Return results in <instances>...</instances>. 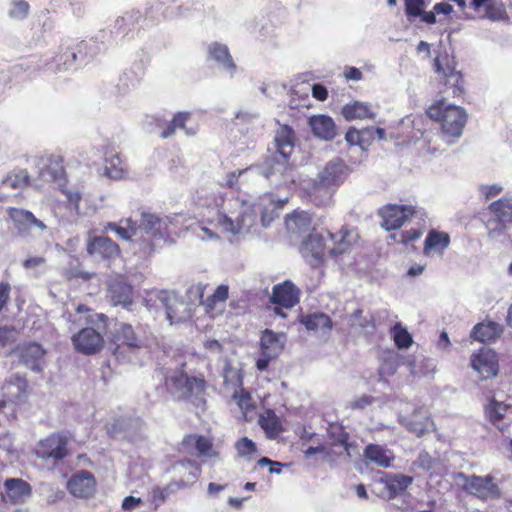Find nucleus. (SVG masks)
<instances>
[{
	"instance_id": "36",
	"label": "nucleus",
	"mask_w": 512,
	"mask_h": 512,
	"mask_svg": "<svg viewBox=\"0 0 512 512\" xmlns=\"http://www.w3.org/2000/svg\"><path fill=\"white\" fill-rule=\"evenodd\" d=\"M301 323L309 331L328 334L333 326L331 318L324 313H313L301 318Z\"/></svg>"
},
{
	"instance_id": "6",
	"label": "nucleus",
	"mask_w": 512,
	"mask_h": 512,
	"mask_svg": "<svg viewBox=\"0 0 512 512\" xmlns=\"http://www.w3.org/2000/svg\"><path fill=\"white\" fill-rule=\"evenodd\" d=\"M7 215L14 228L17 230L18 235L21 237H27L32 234L40 236L48 231L46 223L37 218L29 210L9 207L7 209Z\"/></svg>"
},
{
	"instance_id": "45",
	"label": "nucleus",
	"mask_w": 512,
	"mask_h": 512,
	"mask_svg": "<svg viewBox=\"0 0 512 512\" xmlns=\"http://www.w3.org/2000/svg\"><path fill=\"white\" fill-rule=\"evenodd\" d=\"M91 310L85 305H78L76 308V314L70 315L72 323L81 322L84 318V323L94 324L96 321L104 322L107 317L104 314H91Z\"/></svg>"
},
{
	"instance_id": "56",
	"label": "nucleus",
	"mask_w": 512,
	"mask_h": 512,
	"mask_svg": "<svg viewBox=\"0 0 512 512\" xmlns=\"http://www.w3.org/2000/svg\"><path fill=\"white\" fill-rule=\"evenodd\" d=\"M436 463V460L426 451L419 453L414 465L424 471H430Z\"/></svg>"
},
{
	"instance_id": "31",
	"label": "nucleus",
	"mask_w": 512,
	"mask_h": 512,
	"mask_svg": "<svg viewBox=\"0 0 512 512\" xmlns=\"http://www.w3.org/2000/svg\"><path fill=\"white\" fill-rule=\"evenodd\" d=\"M449 244L450 236L448 233L431 230L425 238L423 252L426 256L433 254L442 255Z\"/></svg>"
},
{
	"instance_id": "7",
	"label": "nucleus",
	"mask_w": 512,
	"mask_h": 512,
	"mask_svg": "<svg viewBox=\"0 0 512 512\" xmlns=\"http://www.w3.org/2000/svg\"><path fill=\"white\" fill-rule=\"evenodd\" d=\"M32 166L37 170V177L45 183L61 182L64 177L62 158L55 154H42L31 159Z\"/></svg>"
},
{
	"instance_id": "55",
	"label": "nucleus",
	"mask_w": 512,
	"mask_h": 512,
	"mask_svg": "<svg viewBox=\"0 0 512 512\" xmlns=\"http://www.w3.org/2000/svg\"><path fill=\"white\" fill-rule=\"evenodd\" d=\"M0 450L6 453L9 461H12L16 457L13 438L8 432L0 433Z\"/></svg>"
},
{
	"instance_id": "54",
	"label": "nucleus",
	"mask_w": 512,
	"mask_h": 512,
	"mask_svg": "<svg viewBox=\"0 0 512 512\" xmlns=\"http://www.w3.org/2000/svg\"><path fill=\"white\" fill-rule=\"evenodd\" d=\"M461 80L462 77L459 72H451L446 79L445 86L447 87L446 92L448 93V90H451V94L453 96H460L463 92L462 86H461Z\"/></svg>"
},
{
	"instance_id": "34",
	"label": "nucleus",
	"mask_w": 512,
	"mask_h": 512,
	"mask_svg": "<svg viewBox=\"0 0 512 512\" xmlns=\"http://www.w3.org/2000/svg\"><path fill=\"white\" fill-rule=\"evenodd\" d=\"M363 455L369 462L383 468L390 467L394 460V454L391 450L377 444L367 445Z\"/></svg>"
},
{
	"instance_id": "12",
	"label": "nucleus",
	"mask_w": 512,
	"mask_h": 512,
	"mask_svg": "<svg viewBox=\"0 0 512 512\" xmlns=\"http://www.w3.org/2000/svg\"><path fill=\"white\" fill-rule=\"evenodd\" d=\"M399 421L401 425L417 437H421L434 429L433 421L422 407L414 408L411 414L408 411H401Z\"/></svg>"
},
{
	"instance_id": "59",
	"label": "nucleus",
	"mask_w": 512,
	"mask_h": 512,
	"mask_svg": "<svg viewBox=\"0 0 512 512\" xmlns=\"http://www.w3.org/2000/svg\"><path fill=\"white\" fill-rule=\"evenodd\" d=\"M345 139L350 145H358L362 149H364L366 147L364 142H362V137H361L360 131L357 129L352 128V129L348 130V132L346 133Z\"/></svg>"
},
{
	"instance_id": "60",
	"label": "nucleus",
	"mask_w": 512,
	"mask_h": 512,
	"mask_svg": "<svg viewBox=\"0 0 512 512\" xmlns=\"http://www.w3.org/2000/svg\"><path fill=\"white\" fill-rule=\"evenodd\" d=\"M422 0H407L406 2V13L409 16L421 15Z\"/></svg>"
},
{
	"instance_id": "18",
	"label": "nucleus",
	"mask_w": 512,
	"mask_h": 512,
	"mask_svg": "<svg viewBox=\"0 0 512 512\" xmlns=\"http://www.w3.org/2000/svg\"><path fill=\"white\" fill-rule=\"evenodd\" d=\"M349 175V168L340 158L330 160L317 174V177L325 183L337 189Z\"/></svg>"
},
{
	"instance_id": "40",
	"label": "nucleus",
	"mask_w": 512,
	"mask_h": 512,
	"mask_svg": "<svg viewBox=\"0 0 512 512\" xmlns=\"http://www.w3.org/2000/svg\"><path fill=\"white\" fill-rule=\"evenodd\" d=\"M488 238L491 241L498 242L501 244H508L511 242V238L507 233L509 229L508 223L501 222L496 219H491L488 221Z\"/></svg>"
},
{
	"instance_id": "16",
	"label": "nucleus",
	"mask_w": 512,
	"mask_h": 512,
	"mask_svg": "<svg viewBox=\"0 0 512 512\" xmlns=\"http://www.w3.org/2000/svg\"><path fill=\"white\" fill-rule=\"evenodd\" d=\"M32 493L31 485L21 478H8L4 481L2 500L5 503L20 504L25 502Z\"/></svg>"
},
{
	"instance_id": "13",
	"label": "nucleus",
	"mask_w": 512,
	"mask_h": 512,
	"mask_svg": "<svg viewBox=\"0 0 512 512\" xmlns=\"http://www.w3.org/2000/svg\"><path fill=\"white\" fill-rule=\"evenodd\" d=\"M326 244L319 233H309L300 246V253L304 260L313 268H317L325 261Z\"/></svg>"
},
{
	"instance_id": "3",
	"label": "nucleus",
	"mask_w": 512,
	"mask_h": 512,
	"mask_svg": "<svg viewBox=\"0 0 512 512\" xmlns=\"http://www.w3.org/2000/svg\"><path fill=\"white\" fill-rule=\"evenodd\" d=\"M248 175L261 174V179L277 189L288 188L294 183V167L288 158L273 155L262 163L251 165Z\"/></svg>"
},
{
	"instance_id": "17",
	"label": "nucleus",
	"mask_w": 512,
	"mask_h": 512,
	"mask_svg": "<svg viewBox=\"0 0 512 512\" xmlns=\"http://www.w3.org/2000/svg\"><path fill=\"white\" fill-rule=\"evenodd\" d=\"M76 350L83 354H95L103 347L104 340L101 333L93 328H83L72 337Z\"/></svg>"
},
{
	"instance_id": "15",
	"label": "nucleus",
	"mask_w": 512,
	"mask_h": 512,
	"mask_svg": "<svg viewBox=\"0 0 512 512\" xmlns=\"http://www.w3.org/2000/svg\"><path fill=\"white\" fill-rule=\"evenodd\" d=\"M414 207L411 205L389 204L380 209V216L383 220L382 227L386 230L400 228L405 221L413 215Z\"/></svg>"
},
{
	"instance_id": "48",
	"label": "nucleus",
	"mask_w": 512,
	"mask_h": 512,
	"mask_svg": "<svg viewBox=\"0 0 512 512\" xmlns=\"http://www.w3.org/2000/svg\"><path fill=\"white\" fill-rule=\"evenodd\" d=\"M228 293L229 288L227 285L218 286L214 293L206 299V308L208 310H212L216 307L217 304L223 305L228 298Z\"/></svg>"
},
{
	"instance_id": "5",
	"label": "nucleus",
	"mask_w": 512,
	"mask_h": 512,
	"mask_svg": "<svg viewBox=\"0 0 512 512\" xmlns=\"http://www.w3.org/2000/svg\"><path fill=\"white\" fill-rule=\"evenodd\" d=\"M454 483L466 493L477 497L480 500H496L501 498V489L491 475L468 476L462 472L453 474Z\"/></svg>"
},
{
	"instance_id": "4",
	"label": "nucleus",
	"mask_w": 512,
	"mask_h": 512,
	"mask_svg": "<svg viewBox=\"0 0 512 512\" xmlns=\"http://www.w3.org/2000/svg\"><path fill=\"white\" fill-rule=\"evenodd\" d=\"M427 114L431 119L440 122L442 134L447 142L462 135L467 113L461 106L447 104L442 99L431 105Z\"/></svg>"
},
{
	"instance_id": "53",
	"label": "nucleus",
	"mask_w": 512,
	"mask_h": 512,
	"mask_svg": "<svg viewBox=\"0 0 512 512\" xmlns=\"http://www.w3.org/2000/svg\"><path fill=\"white\" fill-rule=\"evenodd\" d=\"M235 448L240 457H248L257 452L255 443L247 437L239 439L235 444Z\"/></svg>"
},
{
	"instance_id": "42",
	"label": "nucleus",
	"mask_w": 512,
	"mask_h": 512,
	"mask_svg": "<svg viewBox=\"0 0 512 512\" xmlns=\"http://www.w3.org/2000/svg\"><path fill=\"white\" fill-rule=\"evenodd\" d=\"M508 409L509 405L492 398L489 404L485 407V413L489 421L494 426L499 427V423L504 418Z\"/></svg>"
},
{
	"instance_id": "33",
	"label": "nucleus",
	"mask_w": 512,
	"mask_h": 512,
	"mask_svg": "<svg viewBox=\"0 0 512 512\" xmlns=\"http://www.w3.org/2000/svg\"><path fill=\"white\" fill-rule=\"evenodd\" d=\"M209 58L216 61L220 67L227 70L231 76L236 72V64L226 45L212 43L208 47Z\"/></svg>"
},
{
	"instance_id": "44",
	"label": "nucleus",
	"mask_w": 512,
	"mask_h": 512,
	"mask_svg": "<svg viewBox=\"0 0 512 512\" xmlns=\"http://www.w3.org/2000/svg\"><path fill=\"white\" fill-rule=\"evenodd\" d=\"M117 339L123 344L133 348H140L144 345V341L137 337L133 327L129 324H121L117 331Z\"/></svg>"
},
{
	"instance_id": "47",
	"label": "nucleus",
	"mask_w": 512,
	"mask_h": 512,
	"mask_svg": "<svg viewBox=\"0 0 512 512\" xmlns=\"http://www.w3.org/2000/svg\"><path fill=\"white\" fill-rule=\"evenodd\" d=\"M57 68L55 72H64L73 70V65L77 61V52L73 49H67L63 54L55 58Z\"/></svg>"
},
{
	"instance_id": "32",
	"label": "nucleus",
	"mask_w": 512,
	"mask_h": 512,
	"mask_svg": "<svg viewBox=\"0 0 512 512\" xmlns=\"http://www.w3.org/2000/svg\"><path fill=\"white\" fill-rule=\"evenodd\" d=\"M288 232L292 235L300 237L309 233L312 228V218L307 212H295L288 216L285 221Z\"/></svg>"
},
{
	"instance_id": "14",
	"label": "nucleus",
	"mask_w": 512,
	"mask_h": 512,
	"mask_svg": "<svg viewBox=\"0 0 512 512\" xmlns=\"http://www.w3.org/2000/svg\"><path fill=\"white\" fill-rule=\"evenodd\" d=\"M183 448L189 454H195L203 460H219L220 453L214 449L211 440L205 436L191 434L184 437Z\"/></svg>"
},
{
	"instance_id": "62",
	"label": "nucleus",
	"mask_w": 512,
	"mask_h": 512,
	"mask_svg": "<svg viewBox=\"0 0 512 512\" xmlns=\"http://www.w3.org/2000/svg\"><path fill=\"white\" fill-rule=\"evenodd\" d=\"M142 504V499L134 496H127L122 501V509L125 511L134 510Z\"/></svg>"
},
{
	"instance_id": "10",
	"label": "nucleus",
	"mask_w": 512,
	"mask_h": 512,
	"mask_svg": "<svg viewBox=\"0 0 512 512\" xmlns=\"http://www.w3.org/2000/svg\"><path fill=\"white\" fill-rule=\"evenodd\" d=\"M470 365L482 381L496 377L499 372L497 353L487 347H482L471 355Z\"/></svg>"
},
{
	"instance_id": "43",
	"label": "nucleus",
	"mask_w": 512,
	"mask_h": 512,
	"mask_svg": "<svg viewBox=\"0 0 512 512\" xmlns=\"http://www.w3.org/2000/svg\"><path fill=\"white\" fill-rule=\"evenodd\" d=\"M350 323L353 327L358 328L359 331L364 334L373 333L375 329L372 317L369 314L363 315V310L361 309H356L350 315Z\"/></svg>"
},
{
	"instance_id": "8",
	"label": "nucleus",
	"mask_w": 512,
	"mask_h": 512,
	"mask_svg": "<svg viewBox=\"0 0 512 512\" xmlns=\"http://www.w3.org/2000/svg\"><path fill=\"white\" fill-rule=\"evenodd\" d=\"M157 300L164 307L166 319L171 325L185 322L192 316L189 305L173 291L158 292Z\"/></svg>"
},
{
	"instance_id": "52",
	"label": "nucleus",
	"mask_w": 512,
	"mask_h": 512,
	"mask_svg": "<svg viewBox=\"0 0 512 512\" xmlns=\"http://www.w3.org/2000/svg\"><path fill=\"white\" fill-rule=\"evenodd\" d=\"M505 9L502 3L491 1L485 8L484 17L492 21H500L505 18Z\"/></svg>"
},
{
	"instance_id": "29",
	"label": "nucleus",
	"mask_w": 512,
	"mask_h": 512,
	"mask_svg": "<svg viewBox=\"0 0 512 512\" xmlns=\"http://www.w3.org/2000/svg\"><path fill=\"white\" fill-rule=\"evenodd\" d=\"M274 143L277 150L275 155L290 158L295 147V133L288 125H281L275 134Z\"/></svg>"
},
{
	"instance_id": "23",
	"label": "nucleus",
	"mask_w": 512,
	"mask_h": 512,
	"mask_svg": "<svg viewBox=\"0 0 512 512\" xmlns=\"http://www.w3.org/2000/svg\"><path fill=\"white\" fill-rule=\"evenodd\" d=\"M285 343L286 335L284 333H276L270 329H265L260 339L261 355L268 358H277L283 351Z\"/></svg>"
},
{
	"instance_id": "22",
	"label": "nucleus",
	"mask_w": 512,
	"mask_h": 512,
	"mask_svg": "<svg viewBox=\"0 0 512 512\" xmlns=\"http://www.w3.org/2000/svg\"><path fill=\"white\" fill-rule=\"evenodd\" d=\"M105 229L115 232L122 240L130 241L133 246L134 253L139 254V252H136L139 243V229L137 222L133 221L131 218L121 219L119 223L108 222Z\"/></svg>"
},
{
	"instance_id": "25",
	"label": "nucleus",
	"mask_w": 512,
	"mask_h": 512,
	"mask_svg": "<svg viewBox=\"0 0 512 512\" xmlns=\"http://www.w3.org/2000/svg\"><path fill=\"white\" fill-rule=\"evenodd\" d=\"M45 350L37 343L24 344L20 348V360L34 372H41L43 369Z\"/></svg>"
},
{
	"instance_id": "27",
	"label": "nucleus",
	"mask_w": 512,
	"mask_h": 512,
	"mask_svg": "<svg viewBox=\"0 0 512 512\" xmlns=\"http://www.w3.org/2000/svg\"><path fill=\"white\" fill-rule=\"evenodd\" d=\"M329 238L333 242L329 253L331 256H338L347 252L357 242L359 235L354 229L343 227L338 233H330Z\"/></svg>"
},
{
	"instance_id": "28",
	"label": "nucleus",
	"mask_w": 512,
	"mask_h": 512,
	"mask_svg": "<svg viewBox=\"0 0 512 512\" xmlns=\"http://www.w3.org/2000/svg\"><path fill=\"white\" fill-rule=\"evenodd\" d=\"M168 383L180 392L181 397H188L192 394L198 395L204 390L203 379L188 377L183 373L169 378Z\"/></svg>"
},
{
	"instance_id": "50",
	"label": "nucleus",
	"mask_w": 512,
	"mask_h": 512,
	"mask_svg": "<svg viewBox=\"0 0 512 512\" xmlns=\"http://www.w3.org/2000/svg\"><path fill=\"white\" fill-rule=\"evenodd\" d=\"M131 425V421L125 418L114 419L113 422L106 424L107 433L113 437L124 433L127 436L128 428Z\"/></svg>"
},
{
	"instance_id": "9",
	"label": "nucleus",
	"mask_w": 512,
	"mask_h": 512,
	"mask_svg": "<svg viewBox=\"0 0 512 512\" xmlns=\"http://www.w3.org/2000/svg\"><path fill=\"white\" fill-rule=\"evenodd\" d=\"M289 199L287 193L283 198L275 197L271 193L261 196L257 202L249 205L256 216L260 214V223L263 228H269L271 223L279 217L280 210L284 207Z\"/></svg>"
},
{
	"instance_id": "64",
	"label": "nucleus",
	"mask_w": 512,
	"mask_h": 512,
	"mask_svg": "<svg viewBox=\"0 0 512 512\" xmlns=\"http://www.w3.org/2000/svg\"><path fill=\"white\" fill-rule=\"evenodd\" d=\"M480 191L486 198H491L498 195L502 191V187L497 184L483 185L480 187Z\"/></svg>"
},
{
	"instance_id": "41",
	"label": "nucleus",
	"mask_w": 512,
	"mask_h": 512,
	"mask_svg": "<svg viewBox=\"0 0 512 512\" xmlns=\"http://www.w3.org/2000/svg\"><path fill=\"white\" fill-rule=\"evenodd\" d=\"M342 115L346 120H354V119H365V118H373L374 113L370 111L368 105L362 102H354L352 104H347L342 108Z\"/></svg>"
},
{
	"instance_id": "46",
	"label": "nucleus",
	"mask_w": 512,
	"mask_h": 512,
	"mask_svg": "<svg viewBox=\"0 0 512 512\" xmlns=\"http://www.w3.org/2000/svg\"><path fill=\"white\" fill-rule=\"evenodd\" d=\"M413 482V477L403 475V474H397L392 476L388 483L387 487L391 494H398L403 491H405Z\"/></svg>"
},
{
	"instance_id": "37",
	"label": "nucleus",
	"mask_w": 512,
	"mask_h": 512,
	"mask_svg": "<svg viewBox=\"0 0 512 512\" xmlns=\"http://www.w3.org/2000/svg\"><path fill=\"white\" fill-rule=\"evenodd\" d=\"M501 333V325L495 322L479 323L473 328L471 337L480 342H488L497 339Z\"/></svg>"
},
{
	"instance_id": "1",
	"label": "nucleus",
	"mask_w": 512,
	"mask_h": 512,
	"mask_svg": "<svg viewBox=\"0 0 512 512\" xmlns=\"http://www.w3.org/2000/svg\"><path fill=\"white\" fill-rule=\"evenodd\" d=\"M206 223L233 237L252 233L256 226L255 211L238 199H230L216 211L210 212Z\"/></svg>"
},
{
	"instance_id": "51",
	"label": "nucleus",
	"mask_w": 512,
	"mask_h": 512,
	"mask_svg": "<svg viewBox=\"0 0 512 512\" xmlns=\"http://www.w3.org/2000/svg\"><path fill=\"white\" fill-rule=\"evenodd\" d=\"M29 4L24 0H15L11 3L9 16L15 20H23L28 16Z\"/></svg>"
},
{
	"instance_id": "57",
	"label": "nucleus",
	"mask_w": 512,
	"mask_h": 512,
	"mask_svg": "<svg viewBox=\"0 0 512 512\" xmlns=\"http://www.w3.org/2000/svg\"><path fill=\"white\" fill-rule=\"evenodd\" d=\"M248 171V168L233 171L226 176V184L230 188H238L241 189L240 185V179L242 176H249L246 172Z\"/></svg>"
},
{
	"instance_id": "49",
	"label": "nucleus",
	"mask_w": 512,
	"mask_h": 512,
	"mask_svg": "<svg viewBox=\"0 0 512 512\" xmlns=\"http://www.w3.org/2000/svg\"><path fill=\"white\" fill-rule=\"evenodd\" d=\"M392 333L398 348H408L411 345L412 337L400 323L394 325Z\"/></svg>"
},
{
	"instance_id": "39",
	"label": "nucleus",
	"mask_w": 512,
	"mask_h": 512,
	"mask_svg": "<svg viewBox=\"0 0 512 512\" xmlns=\"http://www.w3.org/2000/svg\"><path fill=\"white\" fill-rule=\"evenodd\" d=\"M489 209L494 215L493 219L512 223V197H504L490 204Z\"/></svg>"
},
{
	"instance_id": "58",
	"label": "nucleus",
	"mask_w": 512,
	"mask_h": 512,
	"mask_svg": "<svg viewBox=\"0 0 512 512\" xmlns=\"http://www.w3.org/2000/svg\"><path fill=\"white\" fill-rule=\"evenodd\" d=\"M196 236L201 240H218L219 235L211 228L201 225L195 230Z\"/></svg>"
},
{
	"instance_id": "63",
	"label": "nucleus",
	"mask_w": 512,
	"mask_h": 512,
	"mask_svg": "<svg viewBox=\"0 0 512 512\" xmlns=\"http://www.w3.org/2000/svg\"><path fill=\"white\" fill-rule=\"evenodd\" d=\"M261 425L266 431L272 433H278L280 429L279 422L274 416L272 418L263 419Z\"/></svg>"
},
{
	"instance_id": "11",
	"label": "nucleus",
	"mask_w": 512,
	"mask_h": 512,
	"mask_svg": "<svg viewBox=\"0 0 512 512\" xmlns=\"http://www.w3.org/2000/svg\"><path fill=\"white\" fill-rule=\"evenodd\" d=\"M68 438L62 434H51L41 440L35 450L38 458L43 460H62L68 454Z\"/></svg>"
},
{
	"instance_id": "24",
	"label": "nucleus",
	"mask_w": 512,
	"mask_h": 512,
	"mask_svg": "<svg viewBox=\"0 0 512 512\" xmlns=\"http://www.w3.org/2000/svg\"><path fill=\"white\" fill-rule=\"evenodd\" d=\"M271 300L284 308H291L299 301V290L292 282L285 281L273 287Z\"/></svg>"
},
{
	"instance_id": "2",
	"label": "nucleus",
	"mask_w": 512,
	"mask_h": 512,
	"mask_svg": "<svg viewBox=\"0 0 512 512\" xmlns=\"http://www.w3.org/2000/svg\"><path fill=\"white\" fill-rule=\"evenodd\" d=\"M172 220L168 216L160 217L153 213L143 212L138 225L139 243L136 252L142 256L151 255L158 241H166L170 236L169 227Z\"/></svg>"
},
{
	"instance_id": "61",
	"label": "nucleus",
	"mask_w": 512,
	"mask_h": 512,
	"mask_svg": "<svg viewBox=\"0 0 512 512\" xmlns=\"http://www.w3.org/2000/svg\"><path fill=\"white\" fill-rule=\"evenodd\" d=\"M189 116H190V114L187 112H180L173 117L172 122L174 123V126H176V128L184 129L187 134L192 135V134H194V132H190V131L186 130V127H185V124H186L187 120L189 119Z\"/></svg>"
},
{
	"instance_id": "35",
	"label": "nucleus",
	"mask_w": 512,
	"mask_h": 512,
	"mask_svg": "<svg viewBox=\"0 0 512 512\" xmlns=\"http://www.w3.org/2000/svg\"><path fill=\"white\" fill-rule=\"evenodd\" d=\"M309 124L315 136L323 140H331L336 135L333 119L326 115H317L309 119Z\"/></svg>"
},
{
	"instance_id": "19",
	"label": "nucleus",
	"mask_w": 512,
	"mask_h": 512,
	"mask_svg": "<svg viewBox=\"0 0 512 512\" xmlns=\"http://www.w3.org/2000/svg\"><path fill=\"white\" fill-rule=\"evenodd\" d=\"M88 255L99 259H113L120 253L119 246L106 236L90 237L87 242Z\"/></svg>"
},
{
	"instance_id": "26",
	"label": "nucleus",
	"mask_w": 512,
	"mask_h": 512,
	"mask_svg": "<svg viewBox=\"0 0 512 512\" xmlns=\"http://www.w3.org/2000/svg\"><path fill=\"white\" fill-rule=\"evenodd\" d=\"M31 185L30 176L25 169H14L10 171L0 182V200L6 199L8 189L22 190Z\"/></svg>"
},
{
	"instance_id": "21",
	"label": "nucleus",
	"mask_w": 512,
	"mask_h": 512,
	"mask_svg": "<svg viewBox=\"0 0 512 512\" xmlns=\"http://www.w3.org/2000/svg\"><path fill=\"white\" fill-rule=\"evenodd\" d=\"M305 190L311 202L316 206H327L331 203L334 192L336 191L331 185L325 183L317 176L311 179Z\"/></svg>"
},
{
	"instance_id": "30",
	"label": "nucleus",
	"mask_w": 512,
	"mask_h": 512,
	"mask_svg": "<svg viewBox=\"0 0 512 512\" xmlns=\"http://www.w3.org/2000/svg\"><path fill=\"white\" fill-rule=\"evenodd\" d=\"M27 382L20 376H15L2 387V397L0 408L6 406L8 402L15 403L25 395Z\"/></svg>"
},
{
	"instance_id": "20",
	"label": "nucleus",
	"mask_w": 512,
	"mask_h": 512,
	"mask_svg": "<svg viewBox=\"0 0 512 512\" xmlns=\"http://www.w3.org/2000/svg\"><path fill=\"white\" fill-rule=\"evenodd\" d=\"M67 488L75 497H89L95 491L94 476L86 470L79 471L70 478Z\"/></svg>"
},
{
	"instance_id": "38",
	"label": "nucleus",
	"mask_w": 512,
	"mask_h": 512,
	"mask_svg": "<svg viewBox=\"0 0 512 512\" xmlns=\"http://www.w3.org/2000/svg\"><path fill=\"white\" fill-rule=\"evenodd\" d=\"M132 287L124 283H115L110 287V301L112 305H121L124 308H129L132 304Z\"/></svg>"
}]
</instances>
